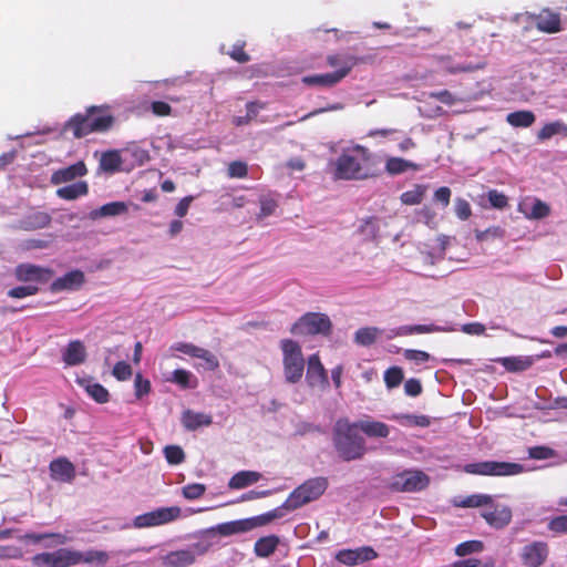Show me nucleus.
Masks as SVG:
<instances>
[{
	"label": "nucleus",
	"mask_w": 567,
	"mask_h": 567,
	"mask_svg": "<svg viewBox=\"0 0 567 567\" xmlns=\"http://www.w3.org/2000/svg\"><path fill=\"white\" fill-rule=\"evenodd\" d=\"M329 168L336 181H365L381 173L377 156L360 144L343 148Z\"/></svg>",
	"instance_id": "1"
},
{
	"label": "nucleus",
	"mask_w": 567,
	"mask_h": 567,
	"mask_svg": "<svg viewBox=\"0 0 567 567\" xmlns=\"http://www.w3.org/2000/svg\"><path fill=\"white\" fill-rule=\"evenodd\" d=\"M115 123L110 106L91 105L83 113H76L65 123L64 130L72 132L74 138H82L92 133H106Z\"/></svg>",
	"instance_id": "2"
},
{
	"label": "nucleus",
	"mask_w": 567,
	"mask_h": 567,
	"mask_svg": "<svg viewBox=\"0 0 567 567\" xmlns=\"http://www.w3.org/2000/svg\"><path fill=\"white\" fill-rule=\"evenodd\" d=\"M358 430L355 423L344 417L337 420L333 426V445L344 461L359 460L365 454V442Z\"/></svg>",
	"instance_id": "3"
},
{
	"label": "nucleus",
	"mask_w": 567,
	"mask_h": 567,
	"mask_svg": "<svg viewBox=\"0 0 567 567\" xmlns=\"http://www.w3.org/2000/svg\"><path fill=\"white\" fill-rule=\"evenodd\" d=\"M326 477H313L296 487L282 503L286 511H296L303 505L318 499L327 489Z\"/></svg>",
	"instance_id": "4"
},
{
	"label": "nucleus",
	"mask_w": 567,
	"mask_h": 567,
	"mask_svg": "<svg viewBox=\"0 0 567 567\" xmlns=\"http://www.w3.org/2000/svg\"><path fill=\"white\" fill-rule=\"evenodd\" d=\"M284 374L288 383H298L305 371V359L300 344L291 339L280 341Z\"/></svg>",
	"instance_id": "5"
},
{
	"label": "nucleus",
	"mask_w": 567,
	"mask_h": 567,
	"mask_svg": "<svg viewBox=\"0 0 567 567\" xmlns=\"http://www.w3.org/2000/svg\"><path fill=\"white\" fill-rule=\"evenodd\" d=\"M332 331V322L326 313L307 312L302 315L290 328L296 336H329Z\"/></svg>",
	"instance_id": "6"
},
{
	"label": "nucleus",
	"mask_w": 567,
	"mask_h": 567,
	"mask_svg": "<svg viewBox=\"0 0 567 567\" xmlns=\"http://www.w3.org/2000/svg\"><path fill=\"white\" fill-rule=\"evenodd\" d=\"M463 471L471 475L514 476L524 472V466L514 462L483 461L466 464Z\"/></svg>",
	"instance_id": "7"
},
{
	"label": "nucleus",
	"mask_w": 567,
	"mask_h": 567,
	"mask_svg": "<svg viewBox=\"0 0 567 567\" xmlns=\"http://www.w3.org/2000/svg\"><path fill=\"white\" fill-rule=\"evenodd\" d=\"M182 516L179 506L159 507L154 511L137 515L133 524L136 528H148L169 524Z\"/></svg>",
	"instance_id": "8"
},
{
	"label": "nucleus",
	"mask_w": 567,
	"mask_h": 567,
	"mask_svg": "<svg viewBox=\"0 0 567 567\" xmlns=\"http://www.w3.org/2000/svg\"><path fill=\"white\" fill-rule=\"evenodd\" d=\"M430 477L422 471H404L396 474L390 484L394 492L414 493L426 488Z\"/></svg>",
	"instance_id": "9"
},
{
	"label": "nucleus",
	"mask_w": 567,
	"mask_h": 567,
	"mask_svg": "<svg viewBox=\"0 0 567 567\" xmlns=\"http://www.w3.org/2000/svg\"><path fill=\"white\" fill-rule=\"evenodd\" d=\"M519 560L524 567H542L549 557V545L544 540H533L519 550Z\"/></svg>",
	"instance_id": "10"
},
{
	"label": "nucleus",
	"mask_w": 567,
	"mask_h": 567,
	"mask_svg": "<svg viewBox=\"0 0 567 567\" xmlns=\"http://www.w3.org/2000/svg\"><path fill=\"white\" fill-rule=\"evenodd\" d=\"M73 549L59 548L34 555L31 563L34 567H71L73 566Z\"/></svg>",
	"instance_id": "11"
},
{
	"label": "nucleus",
	"mask_w": 567,
	"mask_h": 567,
	"mask_svg": "<svg viewBox=\"0 0 567 567\" xmlns=\"http://www.w3.org/2000/svg\"><path fill=\"white\" fill-rule=\"evenodd\" d=\"M535 28L543 33H557L563 30L561 16L549 8L542 9L538 13L529 14Z\"/></svg>",
	"instance_id": "12"
},
{
	"label": "nucleus",
	"mask_w": 567,
	"mask_h": 567,
	"mask_svg": "<svg viewBox=\"0 0 567 567\" xmlns=\"http://www.w3.org/2000/svg\"><path fill=\"white\" fill-rule=\"evenodd\" d=\"M14 276L18 281L45 284L52 277V270L32 264H20L16 267Z\"/></svg>",
	"instance_id": "13"
},
{
	"label": "nucleus",
	"mask_w": 567,
	"mask_h": 567,
	"mask_svg": "<svg viewBox=\"0 0 567 567\" xmlns=\"http://www.w3.org/2000/svg\"><path fill=\"white\" fill-rule=\"evenodd\" d=\"M378 557L377 551L369 546L359 547L355 549H342L336 555V559L347 566H355L365 561L372 560Z\"/></svg>",
	"instance_id": "14"
},
{
	"label": "nucleus",
	"mask_w": 567,
	"mask_h": 567,
	"mask_svg": "<svg viewBox=\"0 0 567 567\" xmlns=\"http://www.w3.org/2000/svg\"><path fill=\"white\" fill-rule=\"evenodd\" d=\"M482 517L491 527L502 529L511 523L513 514L509 506L497 504L485 508Z\"/></svg>",
	"instance_id": "15"
},
{
	"label": "nucleus",
	"mask_w": 567,
	"mask_h": 567,
	"mask_svg": "<svg viewBox=\"0 0 567 567\" xmlns=\"http://www.w3.org/2000/svg\"><path fill=\"white\" fill-rule=\"evenodd\" d=\"M306 377L308 384L312 388L328 385L327 371L318 353H313L308 358Z\"/></svg>",
	"instance_id": "16"
},
{
	"label": "nucleus",
	"mask_w": 567,
	"mask_h": 567,
	"mask_svg": "<svg viewBox=\"0 0 567 567\" xmlns=\"http://www.w3.org/2000/svg\"><path fill=\"white\" fill-rule=\"evenodd\" d=\"M49 470L50 476L54 481L71 483L76 476L75 466L66 457H58L51 461Z\"/></svg>",
	"instance_id": "17"
},
{
	"label": "nucleus",
	"mask_w": 567,
	"mask_h": 567,
	"mask_svg": "<svg viewBox=\"0 0 567 567\" xmlns=\"http://www.w3.org/2000/svg\"><path fill=\"white\" fill-rule=\"evenodd\" d=\"M85 281L84 272L81 270H71L59 277L51 284L52 292H60L63 290H76L79 289Z\"/></svg>",
	"instance_id": "18"
},
{
	"label": "nucleus",
	"mask_w": 567,
	"mask_h": 567,
	"mask_svg": "<svg viewBox=\"0 0 567 567\" xmlns=\"http://www.w3.org/2000/svg\"><path fill=\"white\" fill-rule=\"evenodd\" d=\"M87 353L81 340H72L62 352V360L69 367L80 365L86 361Z\"/></svg>",
	"instance_id": "19"
},
{
	"label": "nucleus",
	"mask_w": 567,
	"mask_h": 567,
	"mask_svg": "<svg viewBox=\"0 0 567 567\" xmlns=\"http://www.w3.org/2000/svg\"><path fill=\"white\" fill-rule=\"evenodd\" d=\"M87 173L85 164L80 161L68 167L60 168L53 172L51 176V183L54 185H60L63 183L71 182L78 177H82Z\"/></svg>",
	"instance_id": "20"
},
{
	"label": "nucleus",
	"mask_w": 567,
	"mask_h": 567,
	"mask_svg": "<svg viewBox=\"0 0 567 567\" xmlns=\"http://www.w3.org/2000/svg\"><path fill=\"white\" fill-rule=\"evenodd\" d=\"M518 210L528 219H542L550 214V207L538 198H533L529 206V198L518 204Z\"/></svg>",
	"instance_id": "21"
},
{
	"label": "nucleus",
	"mask_w": 567,
	"mask_h": 567,
	"mask_svg": "<svg viewBox=\"0 0 567 567\" xmlns=\"http://www.w3.org/2000/svg\"><path fill=\"white\" fill-rule=\"evenodd\" d=\"M347 76V69L343 71H334L326 74L307 75L302 78V83L306 85H317L323 87H331L338 84Z\"/></svg>",
	"instance_id": "22"
},
{
	"label": "nucleus",
	"mask_w": 567,
	"mask_h": 567,
	"mask_svg": "<svg viewBox=\"0 0 567 567\" xmlns=\"http://www.w3.org/2000/svg\"><path fill=\"white\" fill-rule=\"evenodd\" d=\"M435 60L444 65V71L450 74H456V73H472L478 70H483L486 66L485 61H481L477 63H453L451 55H439L435 56Z\"/></svg>",
	"instance_id": "23"
},
{
	"label": "nucleus",
	"mask_w": 567,
	"mask_h": 567,
	"mask_svg": "<svg viewBox=\"0 0 567 567\" xmlns=\"http://www.w3.org/2000/svg\"><path fill=\"white\" fill-rule=\"evenodd\" d=\"M181 422L187 431H196L199 427L209 426L213 423V417L209 414L187 409L182 413Z\"/></svg>",
	"instance_id": "24"
},
{
	"label": "nucleus",
	"mask_w": 567,
	"mask_h": 567,
	"mask_svg": "<svg viewBox=\"0 0 567 567\" xmlns=\"http://www.w3.org/2000/svg\"><path fill=\"white\" fill-rule=\"evenodd\" d=\"M76 382L96 403L104 404L110 401V393L107 389H105L101 383L94 382L92 378L78 379Z\"/></svg>",
	"instance_id": "25"
},
{
	"label": "nucleus",
	"mask_w": 567,
	"mask_h": 567,
	"mask_svg": "<svg viewBox=\"0 0 567 567\" xmlns=\"http://www.w3.org/2000/svg\"><path fill=\"white\" fill-rule=\"evenodd\" d=\"M380 218L369 216L360 220L357 233L362 236L364 241H375L379 238Z\"/></svg>",
	"instance_id": "26"
},
{
	"label": "nucleus",
	"mask_w": 567,
	"mask_h": 567,
	"mask_svg": "<svg viewBox=\"0 0 567 567\" xmlns=\"http://www.w3.org/2000/svg\"><path fill=\"white\" fill-rule=\"evenodd\" d=\"M420 169L421 165L402 157L392 156L385 161V172L391 176L400 175L408 171L416 172Z\"/></svg>",
	"instance_id": "27"
},
{
	"label": "nucleus",
	"mask_w": 567,
	"mask_h": 567,
	"mask_svg": "<svg viewBox=\"0 0 567 567\" xmlns=\"http://www.w3.org/2000/svg\"><path fill=\"white\" fill-rule=\"evenodd\" d=\"M501 363L508 372H522L529 369L534 362V357H505L494 360Z\"/></svg>",
	"instance_id": "28"
},
{
	"label": "nucleus",
	"mask_w": 567,
	"mask_h": 567,
	"mask_svg": "<svg viewBox=\"0 0 567 567\" xmlns=\"http://www.w3.org/2000/svg\"><path fill=\"white\" fill-rule=\"evenodd\" d=\"M355 425L369 437L385 439L390 434V427L380 421H359Z\"/></svg>",
	"instance_id": "29"
},
{
	"label": "nucleus",
	"mask_w": 567,
	"mask_h": 567,
	"mask_svg": "<svg viewBox=\"0 0 567 567\" xmlns=\"http://www.w3.org/2000/svg\"><path fill=\"white\" fill-rule=\"evenodd\" d=\"M72 558H73V566L82 564V563H84V564L96 563L100 565H104L109 560V555L106 551H103V550L91 549L85 553H82V551L73 549Z\"/></svg>",
	"instance_id": "30"
},
{
	"label": "nucleus",
	"mask_w": 567,
	"mask_h": 567,
	"mask_svg": "<svg viewBox=\"0 0 567 567\" xmlns=\"http://www.w3.org/2000/svg\"><path fill=\"white\" fill-rule=\"evenodd\" d=\"M362 59L352 54H330L327 56V64L331 68H338L337 71L347 69V75L351 72Z\"/></svg>",
	"instance_id": "31"
},
{
	"label": "nucleus",
	"mask_w": 567,
	"mask_h": 567,
	"mask_svg": "<svg viewBox=\"0 0 567 567\" xmlns=\"http://www.w3.org/2000/svg\"><path fill=\"white\" fill-rule=\"evenodd\" d=\"M260 478L261 474L259 472L240 471L231 476L228 486L231 489H241L257 483Z\"/></svg>",
	"instance_id": "32"
},
{
	"label": "nucleus",
	"mask_w": 567,
	"mask_h": 567,
	"mask_svg": "<svg viewBox=\"0 0 567 567\" xmlns=\"http://www.w3.org/2000/svg\"><path fill=\"white\" fill-rule=\"evenodd\" d=\"M280 543V539L276 535H268L265 537L259 538L254 546V550L256 556L261 558H267L270 555H272L278 545Z\"/></svg>",
	"instance_id": "33"
},
{
	"label": "nucleus",
	"mask_w": 567,
	"mask_h": 567,
	"mask_svg": "<svg viewBox=\"0 0 567 567\" xmlns=\"http://www.w3.org/2000/svg\"><path fill=\"white\" fill-rule=\"evenodd\" d=\"M195 554L190 549L171 551L166 556V564L171 567H186L195 561Z\"/></svg>",
	"instance_id": "34"
},
{
	"label": "nucleus",
	"mask_w": 567,
	"mask_h": 567,
	"mask_svg": "<svg viewBox=\"0 0 567 567\" xmlns=\"http://www.w3.org/2000/svg\"><path fill=\"white\" fill-rule=\"evenodd\" d=\"M89 193V186L86 182H76L71 185L61 187L56 190L58 197L66 200H73Z\"/></svg>",
	"instance_id": "35"
},
{
	"label": "nucleus",
	"mask_w": 567,
	"mask_h": 567,
	"mask_svg": "<svg viewBox=\"0 0 567 567\" xmlns=\"http://www.w3.org/2000/svg\"><path fill=\"white\" fill-rule=\"evenodd\" d=\"M127 206L123 202H112L94 209L90 213V218L95 220L106 216H117L126 213Z\"/></svg>",
	"instance_id": "36"
},
{
	"label": "nucleus",
	"mask_w": 567,
	"mask_h": 567,
	"mask_svg": "<svg viewBox=\"0 0 567 567\" xmlns=\"http://www.w3.org/2000/svg\"><path fill=\"white\" fill-rule=\"evenodd\" d=\"M535 120V114L527 110L515 111L506 116V122L514 127H529L534 124Z\"/></svg>",
	"instance_id": "37"
},
{
	"label": "nucleus",
	"mask_w": 567,
	"mask_h": 567,
	"mask_svg": "<svg viewBox=\"0 0 567 567\" xmlns=\"http://www.w3.org/2000/svg\"><path fill=\"white\" fill-rule=\"evenodd\" d=\"M381 334V330L377 327H364L357 330L354 342L359 346L369 347L375 342Z\"/></svg>",
	"instance_id": "38"
},
{
	"label": "nucleus",
	"mask_w": 567,
	"mask_h": 567,
	"mask_svg": "<svg viewBox=\"0 0 567 567\" xmlns=\"http://www.w3.org/2000/svg\"><path fill=\"white\" fill-rule=\"evenodd\" d=\"M403 426L427 427L431 425V419L427 415L398 414L392 416Z\"/></svg>",
	"instance_id": "39"
},
{
	"label": "nucleus",
	"mask_w": 567,
	"mask_h": 567,
	"mask_svg": "<svg viewBox=\"0 0 567 567\" xmlns=\"http://www.w3.org/2000/svg\"><path fill=\"white\" fill-rule=\"evenodd\" d=\"M426 189L425 185L416 184L412 189L402 193L400 199L404 205H417L423 200Z\"/></svg>",
	"instance_id": "40"
},
{
	"label": "nucleus",
	"mask_w": 567,
	"mask_h": 567,
	"mask_svg": "<svg viewBox=\"0 0 567 567\" xmlns=\"http://www.w3.org/2000/svg\"><path fill=\"white\" fill-rule=\"evenodd\" d=\"M556 134H565V135H567V126L563 122H560V121H556V122H551V123L545 124L538 131L537 138L539 141H545V140H549L550 137H553Z\"/></svg>",
	"instance_id": "41"
},
{
	"label": "nucleus",
	"mask_w": 567,
	"mask_h": 567,
	"mask_svg": "<svg viewBox=\"0 0 567 567\" xmlns=\"http://www.w3.org/2000/svg\"><path fill=\"white\" fill-rule=\"evenodd\" d=\"M122 164V158L117 151H107L103 153L100 166L105 172H115L118 171Z\"/></svg>",
	"instance_id": "42"
},
{
	"label": "nucleus",
	"mask_w": 567,
	"mask_h": 567,
	"mask_svg": "<svg viewBox=\"0 0 567 567\" xmlns=\"http://www.w3.org/2000/svg\"><path fill=\"white\" fill-rule=\"evenodd\" d=\"M260 212L257 214V219H264L275 214L278 208V200L271 195H262L259 198Z\"/></svg>",
	"instance_id": "43"
},
{
	"label": "nucleus",
	"mask_w": 567,
	"mask_h": 567,
	"mask_svg": "<svg viewBox=\"0 0 567 567\" xmlns=\"http://www.w3.org/2000/svg\"><path fill=\"white\" fill-rule=\"evenodd\" d=\"M284 511L285 508L281 505L280 507H277L261 515L250 517L251 524L254 525V528L265 526L275 519L281 518L284 516Z\"/></svg>",
	"instance_id": "44"
},
{
	"label": "nucleus",
	"mask_w": 567,
	"mask_h": 567,
	"mask_svg": "<svg viewBox=\"0 0 567 567\" xmlns=\"http://www.w3.org/2000/svg\"><path fill=\"white\" fill-rule=\"evenodd\" d=\"M24 538L35 544L47 538H53L58 545H64L68 542L66 536L60 533H29Z\"/></svg>",
	"instance_id": "45"
},
{
	"label": "nucleus",
	"mask_w": 567,
	"mask_h": 567,
	"mask_svg": "<svg viewBox=\"0 0 567 567\" xmlns=\"http://www.w3.org/2000/svg\"><path fill=\"white\" fill-rule=\"evenodd\" d=\"M164 455L168 464L178 465L184 462L185 453L178 445H167L164 449Z\"/></svg>",
	"instance_id": "46"
},
{
	"label": "nucleus",
	"mask_w": 567,
	"mask_h": 567,
	"mask_svg": "<svg viewBox=\"0 0 567 567\" xmlns=\"http://www.w3.org/2000/svg\"><path fill=\"white\" fill-rule=\"evenodd\" d=\"M403 378V371L399 367H391L384 372V382L389 389L399 386Z\"/></svg>",
	"instance_id": "47"
},
{
	"label": "nucleus",
	"mask_w": 567,
	"mask_h": 567,
	"mask_svg": "<svg viewBox=\"0 0 567 567\" xmlns=\"http://www.w3.org/2000/svg\"><path fill=\"white\" fill-rule=\"evenodd\" d=\"M483 548L484 545L481 540H467L456 546L455 554L463 557L473 553H480Z\"/></svg>",
	"instance_id": "48"
},
{
	"label": "nucleus",
	"mask_w": 567,
	"mask_h": 567,
	"mask_svg": "<svg viewBox=\"0 0 567 567\" xmlns=\"http://www.w3.org/2000/svg\"><path fill=\"white\" fill-rule=\"evenodd\" d=\"M547 528L554 535L567 534V514L550 518Z\"/></svg>",
	"instance_id": "49"
},
{
	"label": "nucleus",
	"mask_w": 567,
	"mask_h": 567,
	"mask_svg": "<svg viewBox=\"0 0 567 567\" xmlns=\"http://www.w3.org/2000/svg\"><path fill=\"white\" fill-rule=\"evenodd\" d=\"M227 175L230 178H245L248 175V165L243 161H234L228 164Z\"/></svg>",
	"instance_id": "50"
},
{
	"label": "nucleus",
	"mask_w": 567,
	"mask_h": 567,
	"mask_svg": "<svg viewBox=\"0 0 567 567\" xmlns=\"http://www.w3.org/2000/svg\"><path fill=\"white\" fill-rule=\"evenodd\" d=\"M454 212L456 217L461 220H467L472 216V207L470 203L462 197L455 198Z\"/></svg>",
	"instance_id": "51"
},
{
	"label": "nucleus",
	"mask_w": 567,
	"mask_h": 567,
	"mask_svg": "<svg viewBox=\"0 0 567 567\" xmlns=\"http://www.w3.org/2000/svg\"><path fill=\"white\" fill-rule=\"evenodd\" d=\"M151 392V381L144 379L141 373H137L134 379V394L137 400L147 395Z\"/></svg>",
	"instance_id": "52"
},
{
	"label": "nucleus",
	"mask_w": 567,
	"mask_h": 567,
	"mask_svg": "<svg viewBox=\"0 0 567 567\" xmlns=\"http://www.w3.org/2000/svg\"><path fill=\"white\" fill-rule=\"evenodd\" d=\"M205 492L206 487L204 484L200 483L187 484L182 489L183 496L186 499L190 501L200 498L205 494Z\"/></svg>",
	"instance_id": "53"
},
{
	"label": "nucleus",
	"mask_w": 567,
	"mask_h": 567,
	"mask_svg": "<svg viewBox=\"0 0 567 567\" xmlns=\"http://www.w3.org/2000/svg\"><path fill=\"white\" fill-rule=\"evenodd\" d=\"M192 373L187 370H184V369H176L174 372H173V378L171 381H173L174 383L181 385L183 389H187V388H195L196 386V382L194 384H190V379H192Z\"/></svg>",
	"instance_id": "54"
},
{
	"label": "nucleus",
	"mask_w": 567,
	"mask_h": 567,
	"mask_svg": "<svg viewBox=\"0 0 567 567\" xmlns=\"http://www.w3.org/2000/svg\"><path fill=\"white\" fill-rule=\"evenodd\" d=\"M38 291L39 288L37 286L28 285L11 288L8 290L7 295L11 298L22 299L29 296H34Z\"/></svg>",
	"instance_id": "55"
},
{
	"label": "nucleus",
	"mask_w": 567,
	"mask_h": 567,
	"mask_svg": "<svg viewBox=\"0 0 567 567\" xmlns=\"http://www.w3.org/2000/svg\"><path fill=\"white\" fill-rule=\"evenodd\" d=\"M132 368L126 361L115 363L112 374L118 381H126L132 377Z\"/></svg>",
	"instance_id": "56"
},
{
	"label": "nucleus",
	"mask_w": 567,
	"mask_h": 567,
	"mask_svg": "<svg viewBox=\"0 0 567 567\" xmlns=\"http://www.w3.org/2000/svg\"><path fill=\"white\" fill-rule=\"evenodd\" d=\"M487 198L492 207L496 209H504L508 206V198L503 193L496 189H491L487 193Z\"/></svg>",
	"instance_id": "57"
},
{
	"label": "nucleus",
	"mask_w": 567,
	"mask_h": 567,
	"mask_svg": "<svg viewBox=\"0 0 567 567\" xmlns=\"http://www.w3.org/2000/svg\"><path fill=\"white\" fill-rule=\"evenodd\" d=\"M462 504L465 507H481L483 505L492 504V496L487 494H474L467 496Z\"/></svg>",
	"instance_id": "58"
},
{
	"label": "nucleus",
	"mask_w": 567,
	"mask_h": 567,
	"mask_svg": "<svg viewBox=\"0 0 567 567\" xmlns=\"http://www.w3.org/2000/svg\"><path fill=\"white\" fill-rule=\"evenodd\" d=\"M196 358L204 360L205 368L210 371H215L219 368V361L217 357L204 348H200L199 353L198 355H196Z\"/></svg>",
	"instance_id": "59"
},
{
	"label": "nucleus",
	"mask_w": 567,
	"mask_h": 567,
	"mask_svg": "<svg viewBox=\"0 0 567 567\" xmlns=\"http://www.w3.org/2000/svg\"><path fill=\"white\" fill-rule=\"evenodd\" d=\"M322 429L320 425L307 422V421H299L295 426V433L299 436H305L307 434L311 433H321Z\"/></svg>",
	"instance_id": "60"
},
{
	"label": "nucleus",
	"mask_w": 567,
	"mask_h": 567,
	"mask_svg": "<svg viewBox=\"0 0 567 567\" xmlns=\"http://www.w3.org/2000/svg\"><path fill=\"white\" fill-rule=\"evenodd\" d=\"M429 97L434 99V100H436L445 105H449V106L454 105L457 101L455 95L452 92H450L449 90L430 92Z\"/></svg>",
	"instance_id": "61"
},
{
	"label": "nucleus",
	"mask_w": 567,
	"mask_h": 567,
	"mask_svg": "<svg viewBox=\"0 0 567 567\" xmlns=\"http://www.w3.org/2000/svg\"><path fill=\"white\" fill-rule=\"evenodd\" d=\"M437 330V327H435L434 324H415L402 327L401 334L431 333Z\"/></svg>",
	"instance_id": "62"
},
{
	"label": "nucleus",
	"mask_w": 567,
	"mask_h": 567,
	"mask_svg": "<svg viewBox=\"0 0 567 567\" xmlns=\"http://www.w3.org/2000/svg\"><path fill=\"white\" fill-rule=\"evenodd\" d=\"M245 43L235 44L229 51V55L233 60L238 63H246L250 60V56L245 51Z\"/></svg>",
	"instance_id": "63"
},
{
	"label": "nucleus",
	"mask_w": 567,
	"mask_h": 567,
	"mask_svg": "<svg viewBox=\"0 0 567 567\" xmlns=\"http://www.w3.org/2000/svg\"><path fill=\"white\" fill-rule=\"evenodd\" d=\"M173 350L179 351L184 354H187L192 358H196L198 355L200 347H197L193 343L188 342H177L172 347Z\"/></svg>",
	"instance_id": "64"
}]
</instances>
